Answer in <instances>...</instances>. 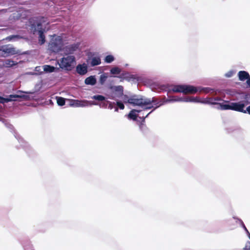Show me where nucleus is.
<instances>
[{
	"label": "nucleus",
	"instance_id": "f257e3e1",
	"mask_svg": "<svg viewBox=\"0 0 250 250\" xmlns=\"http://www.w3.org/2000/svg\"><path fill=\"white\" fill-rule=\"evenodd\" d=\"M43 17H32L29 20V26L31 32L34 34H39V43L42 45L45 42V37L44 34V29L42 28V21Z\"/></svg>",
	"mask_w": 250,
	"mask_h": 250
},
{
	"label": "nucleus",
	"instance_id": "f03ea898",
	"mask_svg": "<svg viewBox=\"0 0 250 250\" xmlns=\"http://www.w3.org/2000/svg\"><path fill=\"white\" fill-rule=\"evenodd\" d=\"M172 91L174 93L182 92L185 94H195L198 91L196 87L190 85H175L169 89L168 92Z\"/></svg>",
	"mask_w": 250,
	"mask_h": 250
},
{
	"label": "nucleus",
	"instance_id": "7ed1b4c3",
	"mask_svg": "<svg viewBox=\"0 0 250 250\" xmlns=\"http://www.w3.org/2000/svg\"><path fill=\"white\" fill-rule=\"evenodd\" d=\"M63 45L62 38L54 35L49 43L48 49L52 52L58 53L62 50Z\"/></svg>",
	"mask_w": 250,
	"mask_h": 250
},
{
	"label": "nucleus",
	"instance_id": "20e7f679",
	"mask_svg": "<svg viewBox=\"0 0 250 250\" xmlns=\"http://www.w3.org/2000/svg\"><path fill=\"white\" fill-rule=\"evenodd\" d=\"M75 62V57L68 55L61 59L59 62V65L61 68L70 71L74 67Z\"/></svg>",
	"mask_w": 250,
	"mask_h": 250
},
{
	"label": "nucleus",
	"instance_id": "39448f33",
	"mask_svg": "<svg viewBox=\"0 0 250 250\" xmlns=\"http://www.w3.org/2000/svg\"><path fill=\"white\" fill-rule=\"evenodd\" d=\"M149 104V101L147 102L146 99L143 98L142 96L136 95H133L131 96L130 104L133 106H139L143 107H146V104Z\"/></svg>",
	"mask_w": 250,
	"mask_h": 250
},
{
	"label": "nucleus",
	"instance_id": "423d86ee",
	"mask_svg": "<svg viewBox=\"0 0 250 250\" xmlns=\"http://www.w3.org/2000/svg\"><path fill=\"white\" fill-rule=\"evenodd\" d=\"M18 54V51L9 44L0 46V57H6Z\"/></svg>",
	"mask_w": 250,
	"mask_h": 250
},
{
	"label": "nucleus",
	"instance_id": "0eeeda50",
	"mask_svg": "<svg viewBox=\"0 0 250 250\" xmlns=\"http://www.w3.org/2000/svg\"><path fill=\"white\" fill-rule=\"evenodd\" d=\"M110 89L112 90V91L108 95V98L112 100H116L117 98H120L123 96L124 87L123 86H111Z\"/></svg>",
	"mask_w": 250,
	"mask_h": 250
},
{
	"label": "nucleus",
	"instance_id": "6e6552de",
	"mask_svg": "<svg viewBox=\"0 0 250 250\" xmlns=\"http://www.w3.org/2000/svg\"><path fill=\"white\" fill-rule=\"evenodd\" d=\"M146 100L147 102L149 101V104H146V107H145V109H150L153 107L155 109L165 103V99L159 100L155 97L152 98V99H146Z\"/></svg>",
	"mask_w": 250,
	"mask_h": 250
},
{
	"label": "nucleus",
	"instance_id": "1a4fd4ad",
	"mask_svg": "<svg viewBox=\"0 0 250 250\" xmlns=\"http://www.w3.org/2000/svg\"><path fill=\"white\" fill-rule=\"evenodd\" d=\"M196 98L194 97H188L183 99L182 98H178L176 96H171L169 97V99H165V103L170 102H175V101H184L186 102H199L196 100Z\"/></svg>",
	"mask_w": 250,
	"mask_h": 250
},
{
	"label": "nucleus",
	"instance_id": "9d476101",
	"mask_svg": "<svg viewBox=\"0 0 250 250\" xmlns=\"http://www.w3.org/2000/svg\"><path fill=\"white\" fill-rule=\"evenodd\" d=\"M196 100H198V102H201L204 104H218V102L222 101V99L220 97H209L204 99L202 101H200L197 97H196Z\"/></svg>",
	"mask_w": 250,
	"mask_h": 250
},
{
	"label": "nucleus",
	"instance_id": "9b49d317",
	"mask_svg": "<svg viewBox=\"0 0 250 250\" xmlns=\"http://www.w3.org/2000/svg\"><path fill=\"white\" fill-rule=\"evenodd\" d=\"M245 104L241 102L231 103V110L246 113Z\"/></svg>",
	"mask_w": 250,
	"mask_h": 250
},
{
	"label": "nucleus",
	"instance_id": "f8f14e48",
	"mask_svg": "<svg viewBox=\"0 0 250 250\" xmlns=\"http://www.w3.org/2000/svg\"><path fill=\"white\" fill-rule=\"evenodd\" d=\"M76 69L77 72L81 75H84L87 72V66L85 63L78 64Z\"/></svg>",
	"mask_w": 250,
	"mask_h": 250
},
{
	"label": "nucleus",
	"instance_id": "ddd939ff",
	"mask_svg": "<svg viewBox=\"0 0 250 250\" xmlns=\"http://www.w3.org/2000/svg\"><path fill=\"white\" fill-rule=\"evenodd\" d=\"M238 76L239 80L244 81L246 80H248L250 78V75L248 72L245 71H240L238 72Z\"/></svg>",
	"mask_w": 250,
	"mask_h": 250
},
{
	"label": "nucleus",
	"instance_id": "4468645a",
	"mask_svg": "<svg viewBox=\"0 0 250 250\" xmlns=\"http://www.w3.org/2000/svg\"><path fill=\"white\" fill-rule=\"evenodd\" d=\"M97 80L95 76H90L86 78L84 80V83L86 85H94L96 83Z\"/></svg>",
	"mask_w": 250,
	"mask_h": 250
},
{
	"label": "nucleus",
	"instance_id": "2eb2a0df",
	"mask_svg": "<svg viewBox=\"0 0 250 250\" xmlns=\"http://www.w3.org/2000/svg\"><path fill=\"white\" fill-rule=\"evenodd\" d=\"M101 62V59L99 57H94L91 59L90 63L91 66H94L100 64Z\"/></svg>",
	"mask_w": 250,
	"mask_h": 250
},
{
	"label": "nucleus",
	"instance_id": "dca6fc26",
	"mask_svg": "<svg viewBox=\"0 0 250 250\" xmlns=\"http://www.w3.org/2000/svg\"><path fill=\"white\" fill-rule=\"evenodd\" d=\"M140 111V110L136 109L132 110L128 114L129 118L133 120H136L137 117V115L136 114V112L138 113Z\"/></svg>",
	"mask_w": 250,
	"mask_h": 250
},
{
	"label": "nucleus",
	"instance_id": "f3484780",
	"mask_svg": "<svg viewBox=\"0 0 250 250\" xmlns=\"http://www.w3.org/2000/svg\"><path fill=\"white\" fill-rule=\"evenodd\" d=\"M220 109L221 110H231V103L229 104H225L224 103H219Z\"/></svg>",
	"mask_w": 250,
	"mask_h": 250
},
{
	"label": "nucleus",
	"instance_id": "a211bd4d",
	"mask_svg": "<svg viewBox=\"0 0 250 250\" xmlns=\"http://www.w3.org/2000/svg\"><path fill=\"white\" fill-rule=\"evenodd\" d=\"M152 111H153V110L150 111L145 117L143 116V117H142V122H141V124H140V125H139L140 128V129L141 130L144 131L146 128V125L145 124V118H146L148 116V115L149 114H150Z\"/></svg>",
	"mask_w": 250,
	"mask_h": 250
},
{
	"label": "nucleus",
	"instance_id": "6ab92c4d",
	"mask_svg": "<svg viewBox=\"0 0 250 250\" xmlns=\"http://www.w3.org/2000/svg\"><path fill=\"white\" fill-rule=\"evenodd\" d=\"M86 102L79 100H74L72 105L77 106H84L86 105Z\"/></svg>",
	"mask_w": 250,
	"mask_h": 250
},
{
	"label": "nucleus",
	"instance_id": "aec40b11",
	"mask_svg": "<svg viewBox=\"0 0 250 250\" xmlns=\"http://www.w3.org/2000/svg\"><path fill=\"white\" fill-rule=\"evenodd\" d=\"M55 69V67L53 66H50L49 65H44L43 66V70L45 72H52L54 71Z\"/></svg>",
	"mask_w": 250,
	"mask_h": 250
},
{
	"label": "nucleus",
	"instance_id": "412c9836",
	"mask_svg": "<svg viewBox=\"0 0 250 250\" xmlns=\"http://www.w3.org/2000/svg\"><path fill=\"white\" fill-rule=\"evenodd\" d=\"M120 78H124L128 81H129L130 79H134L135 76L133 75H129L128 73L122 74L121 77Z\"/></svg>",
	"mask_w": 250,
	"mask_h": 250
},
{
	"label": "nucleus",
	"instance_id": "4be33fe9",
	"mask_svg": "<svg viewBox=\"0 0 250 250\" xmlns=\"http://www.w3.org/2000/svg\"><path fill=\"white\" fill-rule=\"evenodd\" d=\"M107 79V76L106 74L104 73L100 76L99 79V83L101 85H103Z\"/></svg>",
	"mask_w": 250,
	"mask_h": 250
},
{
	"label": "nucleus",
	"instance_id": "5701e85b",
	"mask_svg": "<svg viewBox=\"0 0 250 250\" xmlns=\"http://www.w3.org/2000/svg\"><path fill=\"white\" fill-rule=\"evenodd\" d=\"M121 72V69L118 67H114L110 69V73L112 74H119Z\"/></svg>",
	"mask_w": 250,
	"mask_h": 250
},
{
	"label": "nucleus",
	"instance_id": "b1692460",
	"mask_svg": "<svg viewBox=\"0 0 250 250\" xmlns=\"http://www.w3.org/2000/svg\"><path fill=\"white\" fill-rule=\"evenodd\" d=\"M57 102L58 104L60 106L64 105L65 103L64 98L61 97H59L57 98Z\"/></svg>",
	"mask_w": 250,
	"mask_h": 250
},
{
	"label": "nucleus",
	"instance_id": "393cba45",
	"mask_svg": "<svg viewBox=\"0 0 250 250\" xmlns=\"http://www.w3.org/2000/svg\"><path fill=\"white\" fill-rule=\"evenodd\" d=\"M92 99L97 100L99 101H103L105 100V99L104 96L101 95H94L92 97Z\"/></svg>",
	"mask_w": 250,
	"mask_h": 250
},
{
	"label": "nucleus",
	"instance_id": "a878e982",
	"mask_svg": "<svg viewBox=\"0 0 250 250\" xmlns=\"http://www.w3.org/2000/svg\"><path fill=\"white\" fill-rule=\"evenodd\" d=\"M114 60V58L112 55H109L105 57L104 61L107 63H111Z\"/></svg>",
	"mask_w": 250,
	"mask_h": 250
},
{
	"label": "nucleus",
	"instance_id": "bb28decb",
	"mask_svg": "<svg viewBox=\"0 0 250 250\" xmlns=\"http://www.w3.org/2000/svg\"><path fill=\"white\" fill-rule=\"evenodd\" d=\"M121 97L122 98V100L124 103L130 104L131 97H129L127 95H124L123 94V96H122Z\"/></svg>",
	"mask_w": 250,
	"mask_h": 250
},
{
	"label": "nucleus",
	"instance_id": "cd10ccee",
	"mask_svg": "<svg viewBox=\"0 0 250 250\" xmlns=\"http://www.w3.org/2000/svg\"><path fill=\"white\" fill-rule=\"evenodd\" d=\"M11 101H15V100L13 99L5 98L0 96V103H7Z\"/></svg>",
	"mask_w": 250,
	"mask_h": 250
},
{
	"label": "nucleus",
	"instance_id": "c85d7f7f",
	"mask_svg": "<svg viewBox=\"0 0 250 250\" xmlns=\"http://www.w3.org/2000/svg\"><path fill=\"white\" fill-rule=\"evenodd\" d=\"M20 38H21V37L18 35H13L7 37V39L9 41H11L14 39H19Z\"/></svg>",
	"mask_w": 250,
	"mask_h": 250
},
{
	"label": "nucleus",
	"instance_id": "c756f323",
	"mask_svg": "<svg viewBox=\"0 0 250 250\" xmlns=\"http://www.w3.org/2000/svg\"><path fill=\"white\" fill-rule=\"evenodd\" d=\"M116 105L120 109H124L125 108V105L121 101H117L116 102Z\"/></svg>",
	"mask_w": 250,
	"mask_h": 250
},
{
	"label": "nucleus",
	"instance_id": "7c9ffc66",
	"mask_svg": "<svg viewBox=\"0 0 250 250\" xmlns=\"http://www.w3.org/2000/svg\"><path fill=\"white\" fill-rule=\"evenodd\" d=\"M5 63L6 64L10 66H13L15 64L14 62L10 60H7Z\"/></svg>",
	"mask_w": 250,
	"mask_h": 250
},
{
	"label": "nucleus",
	"instance_id": "2f4dec72",
	"mask_svg": "<svg viewBox=\"0 0 250 250\" xmlns=\"http://www.w3.org/2000/svg\"><path fill=\"white\" fill-rule=\"evenodd\" d=\"M107 103L108 104V108L110 109H112L114 107V103H112L110 101H107Z\"/></svg>",
	"mask_w": 250,
	"mask_h": 250
},
{
	"label": "nucleus",
	"instance_id": "473e14b6",
	"mask_svg": "<svg viewBox=\"0 0 250 250\" xmlns=\"http://www.w3.org/2000/svg\"><path fill=\"white\" fill-rule=\"evenodd\" d=\"M23 96H19L18 95H10V97L11 98H21Z\"/></svg>",
	"mask_w": 250,
	"mask_h": 250
},
{
	"label": "nucleus",
	"instance_id": "72a5a7b5",
	"mask_svg": "<svg viewBox=\"0 0 250 250\" xmlns=\"http://www.w3.org/2000/svg\"><path fill=\"white\" fill-rule=\"evenodd\" d=\"M245 112H246V113H248V114H249L250 115V105H249V106H248L247 107L246 109L245 110Z\"/></svg>",
	"mask_w": 250,
	"mask_h": 250
},
{
	"label": "nucleus",
	"instance_id": "f704fd0d",
	"mask_svg": "<svg viewBox=\"0 0 250 250\" xmlns=\"http://www.w3.org/2000/svg\"><path fill=\"white\" fill-rule=\"evenodd\" d=\"M232 74H233L232 72H229L228 73L226 74V76L228 77H230L232 75Z\"/></svg>",
	"mask_w": 250,
	"mask_h": 250
},
{
	"label": "nucleus",
	"instance_id": "c9c22d12",
	"mask_svg": "<svg viewBox=\"0 0 250 250\" xmlns=\"http://www.w3.org/2000/svg\"><path fill=\"white\" fill-rule=\"evenodd\" d=\"M107 104H108V103H107V102H106V103H105V102H104V103H102L101 104H102V106L103 107H106V106H107Z\"/></svg>",
	"mask_w": 250,
	"mask_h": 250
},
{
	"label": "nucleus",
	"instance_id": "e433bc0d",
	"mask_svg": "<svg viewBox=\"0 0 250 250\" xmlns=\"http://www.w3.org/2000/svg\"><path fill=\"white\" fill-rule=\"evenodd\" d=\"M7 127L11 130H13L14 129V126L11 125H9Z\"/></svg>",
	"mask_w": 250,
	"mask_h": 250
},
{
	"label": "nucleus",
	"instance_id": "4c0bfd02",
	"mask_svg": "<svg viewBox=\"0 0 250 250\" xmlns=\"http://www.w3.org/2000/svg\"><path fill=\"white\" fill-rule=\"evenodd\" d=\"M247 83L250 87V78L248 80H247Z\"/></svg>",
	"mask_w": 250,
	"mask_h": 250
},
{
	"label": "nucleus",
	"instance_id": "58836bf2",
	"mask_svg": "<svg viewBox=\"0 0 250 250\" xmlns=\"http://www.w3.org/2000/svg\"><path fill=\"white\" fill-rule=\"evenodd\" d=\"M69 50H70V51H74L75 50L74 47H73V46H70V47H69Z\"/></svg>",
	"mask_w": 250,
	"mask_h": 250
},
{
	"label": "nucleus",
	"instance_id": "ea45409f",
	"mask_svg": "<svg viewBox=\"0 0 250 250\" xmlns=\"http://www.w3.org/2000/svg\"><path fill=\"white\" fill-rule=\"evenodd\" d=\"M243 227L244 228L245 230L247 232H249L248 229H247L246 227H245V225L243 223Z\"/></svg>",
	"mask_w": 250,
	"mask_h": 250
},
{
	"label": "nucleus",
	"instance_id": "a19ab883",
	"mask_svg": "<svg viewBox=\"0 0 250 250\" xmlns=\"http://www.w3.org/2000/svg\"><path fill=\"white\" fill-rule=\"evenodd\" d=\"M115 110V111H118V107H116Z\"/></svg>",
	"mask_w": 250,
	"mask_h": 250
},
{
	"label": "nucleus",
	"instance_id": "79ce46f5",
	"mask_svg": "<svg viewBox=\"0 0 250 250\" xmlns=\"http://www.w3.org/2000/svg\"><path fill=\"white\" fill-rule=\"evenodd\" d=\"M226 103H229V101H225Z\"/></svg>",
	"mask_w": 250,
	"mask_h": 250
}]
</instances>
